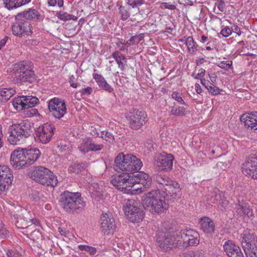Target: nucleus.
Segmentation results:
<instances>
[{"mask_svg": "<svg viewBox=\"0 0 257 257\" xmlns=\"http://www.w3.org/2000/svg\"><path fill=\"white\" fill-rule=\"evenodd\" d=\"M156 181L158 189L145 193L142 197V204L147 210L153 214H160L165 211L168 204L165 200H171L179 197L180 185L165 175L156 176Z\"/></svg>", "mask_w": 257, "mask_h": 257, "instance_id": "nucleus-1", "label": "nucleus"}, {"mask_svg": "<svg viewBox=\"0 0 257 257\" xmlns=\"http://www.w3.org/2000/svg\"><path fill=\"white\" fill-rule=\"evenodd\" d=\"M8 141L11 145H22L33 137V131L30 123L26 120L13 123L9 128Z\"/></svg>", "mask_w": 257, "mask_h": 257, "instance_id": "nucleus-2", "label": "nucleus"}, {"mask_svg": "<svg viewBox=\"0 0 257 257\" xmlns=\"http://www.w3.org/2000/svg\"><path fill=\"white\" fill-rule=\"evenodd\" d=\"M59 203L65 212L73 214L82 211L85 206V202L80 193H73L68 191H65L61 194Z\"/></svg>", "mask_w": 257, "mask_h": 257, "instance_id": "nucleus-3", "label": "nucleus"}, {"mask_svg": "<svg viewBox=\"0 0 257 257\" xmlns=\"http://www.w3.org/2000/svg\"><path fill=\"white\" fill-rule=\"evenodd\" d=\"M141 160L132 154H118L114 159V169L116 171L125 172L130 175H134L142 167Z\"/></svg>", "mask_w": 257, "mask_h": 257, "instance_id": "nucleus-4", "label": "nucleus"}, {"mask_svg": "<svg viewBox=\"0 0 257 257\" xmlns=\"http://www.w3.org/2000/svg\"><path fill=\"white\" fill-rule=\"evenodd\" d=\"M13 67V70L16 75V83H32L36 81V76L33 71L34 65L32 62L20 61L15 64Z\"/></svg>", "mask_w": 257, "mask_h": 257, "instance_id": "nucleus-5", "label": "nucleus"}, {"mask_svg": "<svg viewBox=\"0 0 257 257\" xmlns=\"http://www.w3.org/2000/svg\"><path fill=\"white\" fill-rule=\"evenodd\" d=\"M30 178L43 186L54 188L57 184V177L48 168L38 166L34 167L29 173Z\"/></svg>", "mask_w": 257, "mask_h": 257, "instance_id": "nucleus-6", "label": "nucleus"}, {"mask_svg": "<svg viewBox=\"0 0 257 257\" xmlns=\"http://www.w3.org/2000/svg\"><path fill=\"white\" fill-rule=\"evenodd\" d=\"M242 247L246 257H257V237L251 230H245L241 234Z\"/></svg>", "mask_w": 257, "mask_h": 257, "instance_id": "nucleus-7", "label": "nucleus"}, {"mask_svg": "<svg viewBox=\"0 0 257 257\" xmlns=\"http://www.w3.org/2000/svg\"><path fill=\"white\" fill-rule=\"evenodd\" d=\"M125 117L129 127L134 130L142 128L147 121V113L142 109L133 108L125 113Z\"/></svg>", "mask_w": 257, "mask_h": 257, "instance_id": "nucleus-8", "label": "nucleus"}, {"mask_svg": "<svg viewBox=\"0 0 257 257\" xmlns=\"http://www.w3.org/2000/svg\"><path fill=\"white\" fill-rule=\"evenodd\" d=\"M123 210L128 219L133 223L143 220L144 213L138 207V203L133 199H128L123 206Z\"/></svg>", "mask_w": 257, "mask_h": 257, "instance_id": "nucleus-9", "label": "nucleus"}, {"mask_svg": "<svg viewBox=\"0 0 257 257\" xmlns=\"http://www.w3.org/2000/svg\"><path fill=\"white\" fill-rule=\"evenodd\" d=\"M176 238L171 233L166 231H159L156 238V243L159 249L167 252L176 247Z\"/></svg>", "mask_w": 257, "mask_h": 257, "instance_id": "nucleus-10", "label": "nucleus"}, {"mask_svg": "<svg viewBox=\"0 0 257 257\" xmlns=\"http://www.w3.org/2000/svg\"><path fill=\"white\" fill-rule=\"evenodd\" d=\"M21 16L18 14L16 16V22L12 27L13 34L19 37L28 36L32 33L30 22L22 18Z\"/></svg>", "mask_w": 257, "mask_h": 257, "instance_id": "nucleus-11", "label": "nucleus"}, {"mask_svg": "<svg viewBox=\"0 0 257 257\" xmlns=\"http://www.w3.org/2000/svg\"><path fill=\"white\" fill-rule=\"evenodd\" d=\"M48 109L51 115L56 119H60L66 113V105L63 99L54 97L48 102Z\"/></svg>", "mask_w": 257, "mask_h": 257, "instance_id": "nucleus-12", "label": "nucleus"}, {"mask_svg": "<svg viewBox=\"0 0 257 257\" xmlns=\"http://www.w3.org/2000/svg\"><path fill=\"white\" fill-rule=\"evenodd\" d=\"M39 102V99L33 96L22 95L15 98L13 101L14 108L18 111L32 108Z\"/></svg>", "mask_w": 257, "mask_h": 257, "instance_id": "nucleus-13", "label": "nucleus"}, {"mask_svg": "<svg viewBox=\"0 0 257 257\" xmlns=\"http://www.w3.org/2000/svg\"><path fill=\"white\" fill-rule=\"evenodd\" d=\"M112 184L118 189L121 191L125 192L130 191L131 188L133 187V183L132 182L131 175H130L125 172L116 175L111 180Z\"/></svg>", "mask_w": 257, "mask_h": 257, "instance_id": "nucleus-14", "label": "nucleus"}, {"mask_svg": "<svg viewBox=\"0 0 257 257\" xmlns=\"http://www.w3.org/2000/svg\"><path fill=\"white\" fill-rule=\"evenodd\" d=\"M55 130L54 124L46 123L38 127L36 135L41 142L47 144L51 140Z\"/></svg>", "mask_w": 257, "mask_h": 257, "instance_id": "nucleus-15", "label": "nucleus"}, {"mask_svg": "<svg viewBox=\"0 0 257 257\" xmlns=\"http://www.w3.org/2000/svg\"><path fill=\"white\" fill-rule=\"evenodd\" d=\"M13 178V174L7 166H0V194L4 192L12 184Z\"/></svg>", "mask_w": 257, "mask_h": 257, "instance_id": "nucleus-16", "label": "nucleus"}, {"mask_svg": "<svg viewBox=\"0 0 257 257\" xmlns=\"http://www.w3.org/2000/svg\"><path fill=\"white\" fill-rule=\"evenodd\" d=\"M156 158V165L159 170L168 172L172 169L174 159L173 155L163 152Z\"/></svg>", "mask_w": 257, "mask_h": 257, "instance_id": "nucleus-17", "label": "nucleus"}, {"mask_svg": "<svg viewBox=\"0 0 257 257\" xmlns=\"http://www.w3.org/2000/svg\"><path fill=\"white\" fill-rule=\"evenodd\" d=\"M180 236L183 239L184 246H194L199 244V240L198 233L193 229H187L182 230L180 232Z\"/></svg>", "mask_w": 257, "mask_h": 257, "instance_id": "nucleus-18", "label": "nucleus"}, {"mask_svg": "<svg viewBox=\"0 0 257 257\" xmlns=\"http://www.w3.org/2000/svg\"><path fill=\"white\" fill-rule=\"evenodd\" d=\"M242 173L254 179L257 173V156L251 155L242 164Z\"/></svg>", "mask_w": 257, "mask_h": 257, "instance_id": "nucleus-19", "label": "nucleus"}, {"mask_svg": "<svg viewBox=\"0 0 257 257\" xmlns=\"http://www.w3.org/2000/svg\"><path fill=\"white\" fill-rule=\"evenodd\" d=\"M25 160L26 158L24 149L21 150H16L11 154L10 157L11 164L16 169L27 167Z\"/></svg>", "mask_w": 257, "mask_h": 257, "instance_id": "nucleus-20", "label": "nucleus"}, {"mask_svg": "<svg viewBox=\"0 0 257 257\" xmlns=\"http://www.w3.org/2000/svg\"><path fill=\"white\" fill-rule=\"evenodd\" d=\"M101 228L105 234H113L115 228L114 218L111 213H105L101 216Z\"/></svg>", "mask_w": 257, "mask_h": 257, "instance_id": "nucleus-21", "label": "nucleus"}, {"mask_svg": "<svg viewBox=\"0 0 257 257\" xmlns=\"http://www.w3.org/2000/svg\"><path fill=\"white\" fill-rule=\"evenodd\" d=\"M136 174L131 175L132 182L133 186L136 184H141L147 188L150 186L152 183V179L149 174L144 172H137Z\"/></svg>", "mask_w": 257, "mask_h": 257, "instance_id": "nucleus-22", "label": "nucleus"}, {"mask_svg": "<svg viewBox=\"0 0 257 257\" xmlns=\"http://www.w3.org/2000/svg\"><path fill=\"white\" fill-rule=\"evenodd\" d=\"M240 121L244 125L251 129L257 130V112H251L244 113L240 116Z\"/></svg>", "mask_w": 257, "mask_h": 257, "instance_id": "nucleus-23", "label": "nucleus"}, {"mask_svg": "<svg viewBox=\"0 0 257 257\" xmlns=\"http://www.w3.org/2000/svg\"><path fill=\"white\" fill-rule=\"evenodd\" d=\"M27 167L33 164L40 157L41 152L37 148L24 149Z\"/></svg>", "mask_w": 257, "mask_h": 257, "instance_id": "nucleus-24", "label": "nucleus"}, {"mask_svg": "<svg viewBox=\"0 0 257 257\" xmlns=\"http://www.w3.org/2000/svg\"><path fill=\"white\" fill-rule=\"evenodd\" d=\"M29 212L25 215H20L17 217L16 225L18 228L28 229L33 224H36V220L31 217H29Z\"/></svg>", "mask_w": 257, "mask_h": 257, "instance_id": "nucleus-25", "label": "nucleus"}, {"mask_svg": "<svg viewBox=\"0 0 257 257\" xmlns=\"http://www.w3.org/2000/svg\"><path fill=\"white\" fill-rule=\"evenodd\" d=\"M236 209L237 213L240 215L247 217L248 218L253 215L252 210L248 203L243 200L240 201L238 200V203L236 204Z\"/></svg>", "mask_w": 257, "mask_h": 257, "instance_id": "nucleus-26", "label": "nucleus"}, {"mask_svg": "<svg viewBox=\"0 0 257 257\" xmlns=\"http://www.w3.org/2000/svg\"><path fill=\"white\" fill-rule=\"evenodd\" d=\"M223 249L228 257H233L241 251L240 247L230 240L226 241L223 244Z\"/></svg>", "mask_w": 257, "mask_h": 257, "instance_id": "nucleus-27", "label": "nucleus"}, {"mask_svg": "<svg viewBox=\"0 0 257 257\" xmlns=\"http://www.w3.org/2000/svg\"><path fill=\"white\" fill-rule=\"evenodd\" d=\"M200 223L201 229L205 233L211 234L214 232L215 224L210 218L206 217L202 218Z\"/></svg>", "mask_w": 257, "mask_h": 257, "instance_id": "nucleus-28", "label": "nucleus"}, {"mask_svg": "<svg viewBox=\"0 0 257 257\" xmlns=\"http://www.w3.org/2000/svg\"><path fill=\"white\" fill-rule=\"evenodd\" d=\"M18 15H22V18L28 21V20L36 21L40 20L41 17L39 12L33 9H28L27 10L18 14Z\"/></svg>", "mask_w": 257, "mask_h": 257, "instance_id": "nucleus-29", "label": "nucleus"}, {"mask_svg": "<svg viewBox=\"0 0 257 257\" xmlns=\"http://www.w3.org/2000/svg\"><path fill=\"white\" fill-rule=\"evenodd\" d=\"M93 77L101 89L109 93L113 92V88L107 83L104 78L101 75L98 73H93Z\"/></svg>", "mask_w": 257, "mask_h": 257, "instance_id": "nucleus-30", "label": "nucleus"}, {"mask_svg": "<svg viewBox=\"0 0 257 257\" xmlns=\"http://www.w3.org/2000/svg\"><path fill=\"white\" fill-rule=\"evenodd\" d=\"M88 166L87 162H78L72 164L68 168V171L70 172L78 174L85 171Z\"/></svg>", "mask_w": 257, "mask_h": 257, "instance_id": "nucleus-31", "label": "nucleus"}, {"mask_svg": "<svg viewBox=\"0 0 257 257\" xmlns=\"http://www.w3.org/2000/svg\"><path fill=\"white\" fill-rule=\"evenodd\" d=\"M5 7L11 10L13 9L18 8L26 4L23 0H3Z\"/></svg>", "mask_w": 257, "mask_h": 257, "instance_id": "nucleus-32", "label": "nucleus"}, {"mask_svg": "<svg viewBox=\"0 0 257 257\" xmlns=\"http://www.w3.org/2000/svg\"><path fill=\"white\" fill-rule=\"evenodd\" d=\"M185 45L187 47L188 52L191 54H194L199 48L198 45L194 41L192 37H188L186 39Z\"/></svg>", "mask_w": 257, "mask_h": 257, "instance_id": "nucleus-33", "label": "nucleus"}, {"mask_svg": "<svg viewBox=\"0 0 257 257\" xmlns=\"http://www.w3.org/2000/svg\"><path fill=\"white\" fill-rule=\"evenodd\" d=\"M15 93V90L13 88H2L0 89V97L2 101L6 102L9 100Z\"/></svg>", "mask_w": 257, "mask_h": 257, "instance_id": "nucleus-34", "label": "nucleus"}, {"mask_svg": "<svg viewBox=\"0 0 257 257\" xmlns=\"http://www.w3.org/2000/svg\"><path fill=\"white\" fill-rule=\"evenodd\" d=\"M189 113V111L186 108L180 106L177 107L173 106L171 110V114L177 116H184Z\"/></svg>", "mask_w": 257, "mask_h": 257, "instance_id": "nucleus-35", "label": "nucleus"}, {"mask_svg": "<svg viewBox=\"0 0 257 257\" xmlns=\"http://www.w3.org/2000/svg\"><path fill=\"white\" fill-rule=\"evenodd\" d=\"M31 199L33 200L38 202H44L47 200V198L44 196L43 193L41 191L34 190L30 195Z\"/></svg>", "mask_w": 257, "mask_h": 257, "instance_id": "nucleus-36", "label": "nucleus"}, {"mask_svg": "<svg viewBox=\"0 0 257 257\" xmlns=\"http://www.w3.org/2000/svg\"><path fill=\"white\" fill-rule=\"evenodd\" d=\"M88 143V138H85L82 140L78 147V149L81 154L85 155L86 153L90 152Z\"/></svg>", "mask_w": 257, "mask_h": 257, "instance_id": "nucleus-37", "label": "nucleus"}, {"mask_svg": "<svg viewBox=\"0 0 257 257\" xmlns=\"http://www.w3.org/2000/svg\"><path fill=\"white\" fill-rule=\"evenodd\" d=\"M88 141H89V150L91 152H96L101 150L103 147L104 146L103 145L101 144H98L95 143V141H94L92 139L90 138H88Z\"/></svg>", "mask_w": 257, "mask_h": 257, "instance_id": "nucleus-38", "label": "nucleus"}, {"mask_svg": "<svg viewBox=\"0 0 257 257\" xmlns=\"http://www.w3.org/2000/svg\"><path fill=\"white\" fill-rule=\"evenodd\" d=\"M223 195L220 193L219 190H215L212 193L210 198V203L218 204L222 199Z\"/></svg>", "mask_w": 257, "mask_h": 257, "instance_id": "nucleus-39", "label": "nucleus"}, {"mask_svg": "<svg viewBox=\"0 0 257 257\" xmlns=\"http://www.w3.org/2000/svg\"><path fill=\"white\" fill-rule=\"evenodd\" d=\"M78 248L80 250H84L87 251L91 255L95 254L97 251L96 248L86 245H79Z\"/></svg>", "mask_w": 257, "mask_h": 257, "instance_id": "nucleus-40", "label": "nucleus"}, {"mask_svg": "<svg viewBox=\"0 0 257 257\" xmlns=\"http://www.w3.org/2000/svg\"><path fill=\"white\" fill-rule=\"evenodd\" d=\"M118 9L119 14L121 15V20L122 21L126 20L130 16L129 10L122 6H120Z\"/></svg>", "mask_w": 257, "mask_h": 257, "instance_id": "nucleus-41", "label": "nucleus"}, {"mask_svg": "<svg viewBox=\"0 0 257 257\" xmlns=\"http://www.w3.org/2000/svg\"><path fill=\"white\" fill-rule=\"evenodd\" d=\"M207 90L208 92L212 95H217V94H221L222 92H223L222 89H219L216 86H214L212 83L210 84L209 87L207 88Z\"/></svg>", "mask_w": 257, "mask_h": 257, "instance_id": "nucleus-42", "label": "nucleus"}, {"mask_svg": "<svg viewBox=\"0 0 257 257\" xmlns=\"http://www.w3.org/2000/svg\"><path fill=\"white\" fill-rule=\"evenodd\" d=\"M127 4L132 8H136L145 4L144 0H127Z\"/></svg>", "mask_w": 257, "mask_h": 257, "instance_id": "nucleus-43", "label": "nucleus"}, {"mask_svg": "<svg viewBox=\"0 0 257 257\" xmlns=\"http://www.w3.org/2000/svg\"><path fill=\"white\" fill-rule=\"evenodd\" d=\"M9 231L7 229L5 224L0 221V236L2 238H6L9 236Z\"/></svg>", "mask_w": 257, "mask_h": 257, "instance_id": "nucleus-44", "label": "nucleus"}, {"mask_svg": "<svg viewBox=\"0 0 257 257\" xmlns=\"http://www.w3.org/2000/svg\"><path fill=\"white\" fill-rule=\"evenodd\" d=\"M171 96L173 99H175L179 103L184 104V105L186 106H188V105L184 101L180 94H179L178 92H173L171 95Z\"/></svg>", "mask_w": 257, "mask_h": 257, "instance_id": "nucleus-45", "label": "nucleus"}, {"mask_svg": "<svg viewBox=\"0 0 257 257\" xmlns=\"http://www.w3.org/2000/svg\"><path fill=\"white\" fill-rule=\"evenodd\" d=\"M58 18L61 20H63L64 21H67L71 20V16L70 14H67L65 12H58L56 15Z\"/></svg>", "mask_w": 257, "mask_h": 257, "instance_id": "nucleus-46", "label": "nucleus"}, {"mask_svg": "<svg viewBox=\"0 0 257 257\" xmlns=\"http://www.w3.org/2000/svg\"><path fill=\"white\" fill-rule=\"evenodd\" d=\"M232 64V62L231 61H221L218 66L222 69H225V70H227L230 68Z\"/></svg>", "mask_w": 257, "mask_h": 257, "instance_id": "nucleus-47", "label": "nucleus"}, {"mask_svg": "<svg viewBox=\"0 0 257 257\" xmlns=\"http://www.w3.org/2000/svg\"><path fill=\"white\" fill-rule=\"evenodd\" d=\"M112 57L115 59L116 62L121 59L123 61H124L125 63L126 62V58L124 56L121 55L119 51L114 52L112 54Z\"/></svg>", "mask_w": 257, "mask_h": 257, "instance_id": "nucleus-48", "label": "nucleus"}, {"mask_svg": "<svg viewBox=\"0 0 257 257\" xmlns=\"http://www.w3.org/2000/svg\"><path fill=\"white\" fill-rule=\"evenodd\" d=\"M140 36V35L138 36L135 35L132 36L131 38L127 41V44L129 45H132L135 43H138L141 40V38H139Z\"/></svg>", "mask_w": 257, "mask_h": 257, "instance_id": "nucleus-49", "label": "nucleus"}, {"mask_svg": "<svg viewBox=\"0 0 257 257\" xmlns=\"http://www.w3.org/2000/svg\"><path fill=\"white\" fill-rule=\"evenodd\" d=\"M7 257H22L20 252L16 249H9L7 252Z\"/></svg>", "mask_w": 257, "mask_h": 257, "instance_id": "nucleus-50", "label": "nucleus"}, {"mask_svg": "<svg viewBox=\"0 0 257 257\" xmlns=\"http://www.w3.org/2000/svg\"><path fill=\"white\" fill-rule=\"evenodd\" d=\"M100 133L101 134V138L106 141H108L109 139L112 140H114L112 134L107 131H101Z\"/></svg>", "mask_w": 257, "mask_h": 257, "instance_id": "nucleus-51", "label": "nucleus"}, {"mask_svg": "<svg viewBox=\"0 0 257 257\" xmlns=\"http://www.w3.org/2000/svg\"><path fill=\"white\" fill-rule=\"evenodd\" d=\"M160 8L161 9H169L171 10H175L176 6L175 5L170 4L168 3L164 2L161 3Z\"/></svg>", "mask_w": 257, "mask_h": 257, "instance_id": "nucleus-52", "label": "nucleus"}, {"mask_svg": "<svg viewBox=\"0 0 257 257\" xmlns=\"http://www.w3.org/2000/svg\"><path fill=\"white\" fill-rule=\"evenodd\" d=\"M231 33V29H230L228 27H225L220 32V34L224 37H227L229 36Z\"/></svg>", "mask_w": 257, "mask_h": 257, "instance_id": "nucleus-53", "label": "nucleus"}, {"mask_svg": "<svg viewBox=\"0 0 257 257\" xmlns=\"http://www.w3.org/2000/svg\"><path fill=\"white\" fill-rule=\"evenodd\" d=\"M218 205L221 209H225L228 205V201L223 196Z\"/></svg>", "mask_w": 257, "mask_h": 257, "instance_id": "nucleus-54", "label": "nucleus"}, {"mask_svg": "<svg viewBox=\"0 0 257 257\" xmlns=\"http://www.w3.org/2000/svg\"><path fill=\"white\" fill-rule=\"evenodd\" d=\"M231 30V32H233L235 33L238 36H240L241 35L240 29L235 24H233L232 25Z\"/></svg>", "mask_w": 257, "mask_h": 257, "instance_id": "nucleus-55", "label": "nucleus"}, {"mask_svg": "<svg viewBox=\"0 0 257 257\" xmlns=\"http://www.w3.org/2000/svg\"><path fill=\"white\" fill-rule=\"evenodd\" d=\"M205 73V70L203 68H201L199 69V73L197 74V75L194 77V78L196 79H201L204 76Z\"/></svg>", "mask_w": 257, "mask_h": 257, "instance_id": "nucleus-56", "label": "nucleus"}, {"mask_svg": "<svg viewBox=\"0 0 257 257\" xmlns=\"http://www.w3.org/2000/svg\"><path fill=\"white\" fill-rule=\"evenodd\" d=\"M217 8L221 12H224L225 9V2L223 0H220L217 5Z\"/></svg>", "mask_w": 257, "mask_h": 257, "instance_id": "nucleus-57", "label": "nucleus"}, {"mask_svg": "<svg viewBox=\"0 0 257 257\" xmlns=\"http://www.w3.org/2000/svg\"><path fill=\"white\" fill-rule=\"evenodd\" d=\"M92 88L90 87H87L82 90L81 94L82 95H89L92 92Z\"/></svg>", "mask_w": 257, "mask_h": 257, "instance_id": "nucleus-58", "label": "nucleus"}, {"mask_svg": "<svg viewBox=\"0 0 257 257\" xmlns=\"http://www.w3.org/2000/svg\"><path fill=\"white\" fill-rule=\"evenodd\" d=\"M90 133L92 136H94L95 137H97L99 136V132H98L97 130L93 126L91 127Z\"/></svg>", "mask_w": 257, "mask_h": 257, "instance_id": "nucleus-59", "label": "nucleus"}, {"mask_svg": "<svg viewBox=\"0 0 257 257\" xmlns=\"http://www.w3.org/2000/svg\"><path fill=\"white\" fill-rule=\"evenodd\" d=\"M201 84L204 86L207 89L211 84L208 80H206L205 79H201Z\"/></svg>", "mask_w": 257, "mask_h": 257, "instance_id": "nucleus-60", "label": "nucleus"}, {"mask_svg": "<svg viewBox=\"0 0 257 257\" xmlns=\"http://www.w3.org/2000/svg\"><path fill=\"white\" fill-rule=\"evenodd\" d=\"M182 257H195V254L193 251H189L183 253L182 254Z\"/></svg>", "mask_w": 257, "mask_h": 257, "instance_id": "nucleus-61", "label": "nucleus"}, {"mask_svg": "<svg viewBox=\"0 0 257 257\" xmlns=\"http://www.w3.org/2000/svg\"><path fill=\"white\" fill-rule=\"evenodd\" d=\"M8 39L9 37L8 36H5L4 38L0 41V50L6 45Z\"/></svg>", "mask_w": 257, "mask_h": 257, "instance_id": "nucleus-62", "label": "nucleus"}, {"mask_svg": "<svg viewBox=\"0 0 257 257\" xmlns=\"http://www.w3.org/2000/svg\"><path fill=\"white\" fill-rule=\"evenodd\" d=\"M27 42L28 45L35 46L39 43V41L36 39H29L27 41Z\"/></svg>", "mask_w": 257, "mask_h": 257, "instance_id": "nucleus-63", "label": "nucleus"}, {"mask_svg": "<svg viewBox=\"0 0 257 257\" xmlns=\"http://www.w3.org/2000/svg\"><path fill=\"white\" fill-rule=\"evenodd\" d=\"M121 59L116 61V63H117L118 65V67L121 70H124L125 68L124 64H123V62Z\"/></svg>", "mask_w": 257, "mask_h": 257, "instance_id": "nucleus-64", "label": "nucleus"}]
</instances>
